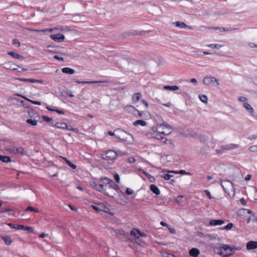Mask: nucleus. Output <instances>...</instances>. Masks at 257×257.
I'll return each instance as SVG.
<instances>
[{
  "mask_svg": "<svg viewBox=\"0 0 257 257\" xmlns=\"http://www.w3.org/2000/svg\"><path fill=\"white\" fill-rule=\"evenodd\" d=\"M111 183V179L104 178H101L97 183L94 182L92 185L96 190L103 193L105 195L114 198L116 193L110 191Z\"/></svg>",
  "mask_w": 257,
  "mask_h": 257,
  "instance_id": "f257e3e1",
  "label": "nucleus"
},
{
  "mask_svg": "<svg viewBox=\"0 0 257 257\" xmlns=\"http://www.w3.org/2000/svg\"><path fill=\"white\" fill-rule=\"evenodd\" d=\"M240 249L239 247H236L235 246L223 244L219 248V254L223 257H228L232 254L234 250Z\"/></svg>",
  "mask_w": 257,
  "mask_h": 257,
  "instance_id": "f03ea898",
  "label": "nucleus"
},
{
  "mask_svg": "<svg viewBox=\"0 0 257 257\" xmlns=\"http://www.w3.org/2000/svg\"><path fill=\"white\" fill-rule=\"evenodd\" d=\"M115 136L120 140L128 142H131L133 140V136L131 134L120 129L115 130Z\"/></svg>",
  "mask_w": 257,
  "mask_h": 257,
  "instance_id": "7ed1b4c3",
  "label": "nucleus"
},
{
  "mask_svg": "<svg viewBox=\"0 0 257 257\" xmlns=\"http://www.w3.org/2000/svg\"><path fill=\"white\" fill-rule=\"evenodd\" d=\"M203 84L207 86H217L219 85V80L213 76H207L203 78Z\"/></svg>",
  "mask_w": 257,
  "mask_h": 257,
  "instance_id": "20e7f679",
  "label": "nucleus"
},
{
  "mask_svg": "<svg viewBox=\"0 0 257 257\" xmlns=\"http://www.w3.org/2000/svg\"><path fill=\"white\" fill-rule=\"evenodd\" d=\"M221 186L224 189V191L228 194H229L230 191L234 192V186L228 180H221Z\"/></svg>",
  "mask_w": 257,
  "mask_h": 257,
  "instance_id": "39448f33",
  "label": "nucleus"
},
{
  "mask_svg": "<svg viewBox=\"0 0 257 257\" xmlns=\"http://www.w3.org/2000/svg\"><path fill=\"white\" fill-rule=\"evenodd\" d=\"M102 158L107 161H113L116 159V152L111 150H109L106 152Z\"/></svg>",
  "mask_w": 257,
  "mask_h": 257,
  "instance_id": "423d86ee",
  "label": "nucleus"
},
{
  "mask_svg": "<svg viewBox=\"0 0 257 257\" xmlns=\"http://www.w3.org/2000/svg\"><path fill=\"white\" fill-rule=\"evenodd\" d=\"M238 145L230 144L226 146H222L220 147V149L216 150V151L217 153L221 154L223 151L232 150L238 148Z\"/></svg>",
  "mask_w": 257,
  "mask_h": 257,
  "instance_id": "0eeeda50",
  "label": "nucleus"
},
{
  "mask_svg": "<svg viewBox=\"0 0 257 257\" xmlns=\"http://www.w3.org/2000/svg\"><path fill=\"white\" fill-rule=\"evenodd\" d=\"M8 225L12 228L21 229L23 230H28L29 232L31 233L33 232L34 231L33 228L30 226H25L23 225H17V226H16L15 225L12 223H9Z\"/></svg>",
  "mask_w": 257,
  "mask_h": 257,
  "instance_id": "6e6552de",
  "label": "nucleus"
},
{
  "mask_svg": "<svg viewBox=\"0 0 257 257\" xmlns=\"http://www.w3.org/2000/svg\"><path fill=\"white\" fill-rule=\"evenodd\" d=\"M51 39L53 40L55 42H61L63 41L65 39V36L62 34H51L50 36Z\"/></svg>",
  "mask_w": 257,
  "mask_h": 257,
  "instance_id": "1a4fd4ad",
  "label": "nucleus"
},
{
  "mask_svg": "<svg viewBox=\"0 0 257 257\" xmlns=\"http://www.w3.org/2000/svg\"><path fill=\"white\" fill-rule=\"evenodd\" d=\"M16 79L24 81V82H30L31 83H42L43 81L42 80L35 79H28L23 78H17Z\"/></svg>",
  "mask_w": 257,
  "mask_h": 257,
  "instance_id": "9d476101",
  "label": "nucleus"
},
{
  "mask_svg": "<svg viewBox=\"0 0 257 257\" xmlns=\"http://www.w3.org/2000/svg\"><path fill=\"white\" fill-rule=\"evenodd\" d=\"M183 135L186 137L190 136L194 138H198L200 136V135L196 132L189 131L185 132Z\"/></svg>",
  "mask_w": 257,
  "mask_h": 257,
  "instance_id": "9b49d317",
  "label": "nucleus"
},
{
  "mask_svg": "<svg viewBox=\"0 0 257 257\" xmlns=\"http://www.w3.org/2000/svg\"><path fill=\"white\" fill-rule=\"evenodd\" d=\"M246 248L248 250L257 248V241H249L246 243Z\"/></svg>",
  "mask_w": 257,
  "mask_h": 257,
  "instance_id": "f8f14e48",
  "label": "nucleus"
},
{
  "mask_svg": "<svg viewBox=\"0 0 257 257\" xmlns=\"http://www.w3.org/2000/svg\"><path fill=\"white\" fill-rule=\"evenodd\" d=\"M161 127H162L163 129L165 128L166 130L164 131L159 132V133L160 134H163V135H167L171 133V128L169 125H168L167 124H164L162 125H161Z\"/></svg>",
  "mask_w": 257,
  "mask_h": 257,
  "instance_id": "ddd939ff",
  "label": "nucleus"
},
{
  "mask_svg": "<svg viewBox=\"0 0 257 257\" xmlns=\"http://www.w3.org/2000/svg\"><path fill=\"white\" fill-rule=\"evenodd\" d=\"M224 223V221L221 219H212L209 222L211 226L221 225Z\"/></svg>",
  "mask_w": 257,
  "mask_h": 257,
  "instance_id": "4468645a",
  "label": "nucleus"
},
{
  "mask_svg": "<svg viewBox=\"0 0 257 257\" xmlns=\"http://www.w3.org/2000/svg\"><path fill=\"white\" fill-rule=\"evenodd\" d=\"M189 255L193 257H197L200 254V250L197 248H192L189 250Z\"/></svg>",
  "mask_w": 257,
  "mask_h": 257,
  "instance_id": "2eb2a0df",
  "label": "nucleus"
},
{
  "mask_svg": "<svg viewBox=\"0 0 257 257\" xmlns=\"http://www.w3.org/2000/svg\"><path fill=\"white\" fill-rule=\"evenodd\" d=\"M55 126L59 128L67 129L71 130V128H69L66 123L58 122L56 123Z\"/></svg>",
  "mask_w": 257,
  "mask_h": 257,
  "instance_id": "dca6fc26",
  "label": "nucleus"
},
{
  "mask_svg": "<svg viewBox=\"0 0 257 257\" xmlns=\"http://www.w3.org/2000/svg\"><path fill=\"white\" fill-rule=\"evenodd\" d=\"M118 190H119V186L111 180L110 191L112 193H115Z\"/></svg>",
  "mask_w": 257,
  "mask_h": 257,
  "instance_id": "f3484780",
  "label": "nucleus"
},
{
  "mask_svg": "<svg viewBox=\"0 0 257 257\" xmlns=\"http://www.w3.org/2000/svg\"><path fill=\"white\" fill-rule=\"evenodd\" d=\"M76 82L77 84H94L97 83H104L106 82V81H80L79 80L76 81Z\"/></svg>",
  "mask_w": 257,
  "mask_h": 257,
  "instance_id": "a211bd4d",
  "label": "nucleus"
},
{
  "mask_svg": "<svg viewBox=\"0 0 257 257\" xmlns=\"http://www.w3.org/2000/svg\"><path fill=\"white\" fill-rule=\"evenodd\" d=\"M243 106L246 109L247 111L249 112L251 114L253 113V109L251 105L246 102H244L243 103Z\"/></svg>",
  "mask_w": 257,
  "mask_h": 257,
  "instance_id": "6ab92c4d",
  "label": "nucleus"
},
{
  "mask_svg": "<svg viewBox=\"0 0 257 257\" xmlns=\"http://www.w3.org/2000/svg\"><path fill=\"white\" fill-rule=\"evenodd\" d=\"M62 72L66 74H72L74 73L75 70L70 68L65 67L62 69Z\"/></svg>",
  "mask_w": 257,
  "mask_h": 257,
  "instance_id": "aec40b11",
  "label": "nucleus"
},
{
  "mask_svg": "<svg viewBox=\"0 0 257 257\" xmlns=\"http://www.w3.org/2000/svg\"><path fill=\"white\" fill-rule=\"evenodd\" d=\"M92 207L98 212L100 211H106L104 209L106 208V207L103 204H99L97 206H92Z\"/></svg>",
  "mask_w": 257,
  "mask_h": 257,
  "instance_id": "412c9836",
  "label": "nucleus"
},
{
  "mask_svg": "<svg viewBox=\"0 0 257 257\" xmlns=\"http://www.w3.org/2000/svg\"><path fill=\"white\" fill-rule=\"evenodd\" d=\"M213 29L219 30L221 32H224V31H233L235 30H237V29H233L231 28H222V27H215V28H213Z\"/></svg>",
  "mask_w": 257,
  "mask_h": 257,
  "instance_id": "4be33fe9",
  "label": "nucleus"
},
{
  "mask_svg": "<svg viewBox=\"0 0 257 257\" xmlns=\"http://www.w3.org/2000/svg\"><path fill=\"white\" fill-rule=\"evenodd\" d=\"M150 189L156 195H159L160 193L159 188L155 185H151Z\"/></svg>",
  "mask_w": 257,
  "mask_h": 257,
  "instance_id": "5701e85b",
  "label": "nucleus"
},
{
  "mask_svg": "<svg viewBox=\"0 0 257 257\" xmlns=\"http://www.w3.org/2000/svg\"><path fill=\"white\" fill-rule=\"evenodd\" d=\"M163 178L166 180H171V181L172 182V184H173V183H175L176 181L173 175L166 174L164 175Z\"/></svg>",
  "mask_w": 257,
  "mask_h": 257,
  "instance_id": "b1692460",
  "label": "nucleus"
},
{
  "mask_svg": "<svg viewBox=\"0 0 257 257\" xmlns=\"http://www.w3.org/2000/svg\"><path fill=\"white\" fill-rule=\"evenodd\" d=\"M2 238L3 239L4 241H5V243L7 245H10L12 243V240L10 236L5 235Z\"/></svg>",
  "mask_w": 257,
  "mask_h": 257,
  "instance_id": "393cba45",
  "label": "nucleus"
},
{
  "mask_svg": "<svg viewBox=\"0 0 257 257\" xmlns=\"http://www.w3.org/2000/svg\"><path fill=\"white\" fill-rule=\"evenodd\" d=\"M199 98L203 103L205 104H207L208 103V98L206 95L204 94H200L199 95Z\"/></svg>",
  "mask_w": 257,
  "mask_h": 257,
  "instance_id": "a878e982",
  "label": "nucleus"
},
{
  "mask_svg": "<svg viewBox=\"0 0 257 257\" xmlns=\"http://www.w3.org/2000/svg\"><path fill=\"white\" fill-rule=\"evenodd\" d=\"M0 161L5 163H8L11 161L10 158L7 156H3L0 154Z\"/></svg>",
  "mask_w": 257,
  "mask_h": 257,
  "instance_id": "bb28decb",
  "label": "nucleus"
},
{
  "mask_svg": "<svg viewBox=\"0 0 257 257\" xmlns=\"http://www.w3.org/2000/svg\"><path fill=\"white\" fill-rule=\"evenodd\" d=\"M134 125L135 126H137L138 125H141L142 126H145L147 124V122L143 120H137L134 122Z\"/></svg>",
  "mask_w": 257,
  "mask_h": 257,
  "instance_id": "cd10ccee",
  "label": "nucleus"
},
{
  "mask_svg": "<svg viewBox=\"0 0 257 257\" xmlns=\"http://www.w3.org/2000/svg\"><path fill=\"white\" fill-rule=\"evenodd\" d=\"M206 46L211 48L219 49L221 48L222 46L219 44H210L207 45Z\"/></svg>",
  "mask_w": 257,
  "mask_h": 257,
  "instance_id": "c85d7f7f",
  "label": "nucleus"
},
{
  "mask_svg": "<svg viewBox=\"0 0 257 257\" xmlns=\"http://www.w3.org/2000/svg\"><path fill=\"white\" fill-rule=\"evenodd\" d=\"M140 233V231L136 228H134L131 232V235L137 237L138 238L139 237Z\"/></svg>",
  "mask_w": 257,
  "mask_h": 257,
  "instance_id": "c756f323",
  "label": "nucleus"
},
{
  "mask_svg": "<svg viewBox=\"0 0 257 257\" xmlns=\"http://www.w3.org/2000/svg\"><path fill=\"white\" fill-rule=\"evenodd\" d=\"M8 54L16 59H20L21 58H23V56H21L20 54L16 53L13 51L9 52Z\"/></svg>",
  "mask_w": 257,
  "mask_h": 257,
  "instance_id": "7c9ffc66",
  "label": "nucleus"
},
{
  "mask_svg": "<svg viewBox=\"0 0 257 257\" xmlns=\"http://www.w3.org/2000/svg\"><path fill=\"white\" fill-rule=\"evenodd\" d=\"M143 173L148 177L149 180L151 182H154L155 181V178L154 176H152L151 174H150L149 173H148L145 171H143Z\"/></svg>",
  "mask_w": 257,
  "mask_h": 257,
  "instance_id": "2f4dec72",
  "label": "nucleus"
},
{
  "mask_svg": "<svg viewBox=\"0 0 257 257\" xmlns=\"http://www.w3.org/2000/svg\"><path fill=\"white\" fill-rule=\"evenodd\" d=\"M178 27L181 28H188L189 29H192L191 27L186 25L184 23L178 21Z\"/></svg>",
  "mask_w": 257,
  "mask_h": 257,
  "instance_id": "473e14b6",
  "label": "nucleus"
},
{
  "mask_svg": "<svg viewBox=\"0 0 257 257\" xmlns=\"http://www.w3.org/2000/svg\"><path fill=\"white\" fill-rule=\"evenodd\" d=\"M26 122L33 126H35L37 124V121L32 118L27 119L26 120Z\"/></svg>",
  "mask_w": 257,
  "mask_h": 257,
  "instance_id": "72a5a7b5",
  "label": "nucleus"
},
{
  "mask_svg": "<svg viewBox=\"0 0 257 257\" xmlns=\"http://www.w3.org/2000/svg\"><path fill=\"white\" fill-rule=\"evenodd\" d=\"M141 97V94L140 93H136L133 96V100L135 101H138Z\"/></svg>",
  "mask_w": 257,
  "mask_h": 257,
  "instance_id": "f704fd0d",
  "label": "nucleus"
},
{
  "mask_svg": "<svg viewBox=\"0 0 257 257\" xmlns=\"http://www.w3.org/2000/svg\"><path fill=\"white\" fill-rule=\"evenodd\" d=\"M26 211H32V212H35L36 213L39 212V210L37 208H34L32 206H28L25 210Z\"/></svg>",
  "mask_w": 257,
  "mask_h": 257,
  "instance_id": "c9c22d12",
  "label": "nucleus"
},
{
  "mask_svg": "<svg viewBox=\"0 0 257 257\" xmlns=\"http://www.w3.org/2000/svg\"><path fill=\"white\" fill-rule=\"evenodd\" d=\"M17 154H20L21 155H24L26 154V151L22 147L17 148L16 150Z\"/></svg>",
  "mask_w": 257,
  "mask_h": 257,
  "instance_id": "e433bc0d",
  "label": "nucleus"
},
{
  "mask_svg": "<svg viewBox=\"0 0 257 257\" xmlns=\"http://www.w3.org/2000/svg\"><path fill=\"white\" fill-rule=\"evenodd\" d=\"M164 88L170 91L176 90H177V86H164Z\"/></svg>",
  "mask_w": 257,
  "mask_h": 257,
  "instance_id": "4c0bfd02",
  "label": "nucleus"
},
{
  "mask_svg": "<svg viewBox=\"0 0 257 257\" xmlns=\"http://www.w3.org/2000/svg\"><path fill=\"white\" fill-rule=\"evenodd\" d=\"M65 160H66V162L67 163V164L68 165V166L69 167H70L71 168H72L73 169H75L76 168V166L75 165H74V164H73L72 163H71L69 160H68L67 159H66Z\"/></svg>",
  "mask_w": 257,
  "mask_h": 257,
  "instance_id": "58836bf2",
  "label": "nucleus"
},
{
  "mask_svg": "<svg viewBox=\"0 0 257 257\" xmlns=\"http://www.w3.org/2000/svg\"><path fill=\"white\" fill-rule=\"evenodd\" d=\"M249 151L251 152H257V145L252 146L248 149Z\"/></svg>",
  "mask_w": 257,
  "mask_h": 257,
  "instance_id": "ea45409f",
  "label": "nucleus"
},
{
  "mask_svg": "<svg viewBox=\"0 0 257 257\" xmlns=\"http://www.w3.org/2000/svg\"><path fill=\"white\" fill-rule=\"evenodd\" d=\"M25 99L31 102L32 103H33L34 104H36V105H40L41 104V103L40 101L33 100H31V99H28L27 98H25Z\"/></svg>",
  "mask_w": 257,
  "mask_h": 257,
  "instance_id": "a19ab883",
  "label": "nucleus"
},
{
  "mask_svg": "<svg viewBox=\"0 0 257 257\" xmlns=\"http://www.w3.org/2000/svg\"><path fill=\"white\" fill-rule=\"evenodd\" d=\"M160 134H158L156 135V137L155 138L158 140H161V141H162L163 142H165L166 140V139L164 137H162L160 135Z\"/></svg>",
  "mask_w": 257,
  "mask_h": 257,
  "instance_id": "79ce46f5",
  "label": "nucleus"
},
{
  "mask_svg": "<svg viewBox=\"0 0 257 257\" xmlns=\"http://www.w3.org/2000/svg\"><path fill=\"white\" fill-rule=\"evenodd\" d=\"M233 225L232 223H228L227 225L224 226L222 229L225 230H229L232 228Z\"/></svg>",
  "mask_w": 257,
  "mask_h": 257,
  "instance_id": "37998d69",
  "label": "nucleus"
},
{
  "mask_svg": "<svg viewBox=\"0 0 257 257\" xmlns=\"http://www.w3.org/2000/svg\"><path fill=\"white\" fill-rule=\"evenodd\" d=\"M178 174H181V175H191V174L190 173L187 172H186L184 170H180V171H178Z\"/></svg>",
  "mask_w": 257,
  "mask_h": 257,
  "instance_id": "c03bdc74",
  "label": "nucleus"
},
{
  "mask_svg": "<svg viewBox=\"0 0 257 257\" xmlns=\"http://www.w3.org/2000/svg\"><path fill=\"white\" fill-rule=\"evenodd\" d=\"M116 157L117 156H125L127 155V153L126 152H123L121 151H118L116 152Z\"/></svg>",
  "mask_w": 257,
  "mask_h": 257,
  "instance_id": "a18cd8bd",
  "label": "nucleus"
},
{
  "mask_svg": "<svg viewBox=\"0 0 257 257\" xmlns=\"http://www.w3.org/2000/svg\"><path fill=\"white\" fill-rule=\"evenodd\" d=\"M134 192V191L129 188H127L125 191V193L128 195L133 194Z\"/></svg>",
  "mask_w": 257,
  "mask_h": 257,
  "instance_id": "49530a36",
  "label": "nucleus"
},
{
  "mask_svg": "<svg viewBox=\"0 0 257 257\" xmlns=\"http://www.w3.org/2000/svg\"><path fill=\"white\" fill-rule=\"evenodd\" d=\"M16 150H17V148H15L14 147L11 148H10L9 149V151L12 154H17Z\"/></svg>",
  "mask_w": 257,
  "mask_h": 257,
  "instance_id": "de8ad7c7",
  "label": "nucleus"
},
{
  "mask_svg": "<svg viewBox=\"0 0 257 257\" xmlns=\"http://www.w3.org/2000/svg\"><path fill=\"white\" fill-rule=\"evenodd\" d=\"M12 44L14 45H18V47L20 46V42L17 39H14L13 40Z\"/></svg>",
  "mask_w": 257,
  "mask_h": 257,
  "instance_id": "09e8293b",
  "label": "nucleus"
},
{
  "mask_svg": "<svg viewBox=\"0 0 257 257\" xmlns=\"http://www.w3.org/2000/svg\"><path fill=\"white\" fill-rule=\"evenodd\" d=\"M163 256L164 257H176V256L174 254H172V253H169L168 252H165L163 254Z\"/></svg>",
  "mask_w": 257,
  "mask_h": 257,
  "instance_id": "8fccbe9b",
  "label": "nucleus"
},
{
  "mask_svg": "<svg viewBox=\"0 0 257 257\" xmlns=\"http://www.w3.org/2000/svg\"><path fill=\"white\" fill-rule=\"evenodd\" d=\"M248 45L251 48H257V44L256 45L253 42H249Z\"/></svg>",
  "mask_w": 257,
  "mask_h": 257,
  "instance_id": "3c124183",
  "label": "nucleus"
},
{
  "mask_svg": "<svg viewBox=\"0 0 257 257\" xmlns=\"http://www.w3.org/2000/svg\"><path fill=\"white\" fill-rule=\"evenodd\" d=\"M43 119L47 122H50L52 120V118L49 117L48 116H43Z\"/></svg>",
  "mask_w": 257,
  "mask_h": 257,
  "instance_id": "603ef678",
  "label": "nucleus"
},
{
  "mask_svg": "<svg viewBox=\"0 0 257 257\" xmlns=\"http://www.w3.org/2000/svg\"><path fill=\"white\" fill-rule=\"evenodd\" d=\"M238 100L240 101L243 102V103L247 100L246 98L243 96H239L238 97Z\"/></svg>",
  "mask_w": 257,
  "mask_h": 257,
  "instance_id": "864d4df0",
  "label": "nucleus"
},
{
  "mask_svg": "<svg viewBox=\"0 0 257 257\" xmlns=\"http://www.w3.org/2000/svg\"><path fill=\"white\" fill-rule=\"evenodd\" d=\"M204 193L205 194V195L209 198V199H211L212 198V197H211V194L210 193V192L207 190H205L204 191Z\"/></svg>",
  "mask_w": 257,
  "mask_h": 257,
  "instance_id": "5fc2aeb1",
  "label": "nucleus"
},
{
  "mask_svg": "<svg viewBox=\"0 0 257 257\" xmlns=\"http://www.w3.org/2000/svg\"><path fill=\"white\" fill-rule=\"evenodd\" d=\"M114 178L117 183L119 182L120 178L119 175L117 174L114 175Z\"/></svg>",
  "mask_w": 257,
  "mask_h": 257,
  "instance_id": "6e6d98bb",
  "label": "nucleus"
},
{
  "mask_svg": "<svg viewBox=\"0 0 257 257\" xmlns=\"http://www.w3.org/2000/svg\"><path fill=\"white\" fill-rule=\"evenodd\" d=\"M127 161L130 163H133L136 161V159L134 157H130L128 158Z\"/></svg>",
  "mask_w": 257,
  "mask_h": 257,
  "instance_id": "4d7b16f0",
  "label": "nucleus"
},
{
  "mask_svg": "<svg viewBox=\"0 0 257 257\" xmlns=\"http://www.w3.org/2000/svg\"><path fill=\"white\" fill-rule=\"evenodd\" d=\"M54 58L55 59H56V60H58L59 61H64V59L63 57H59L57 55H55L54 56Z\"/></svg>",
  "mask_w": 257,
  "mask_h": 257,
  "instance_id": "13d9d810",
  "label": "nucleus"
},
{
  "mask_svg": "<svg viewBox=\"0 0 257 257\" xmlns=\"http://www.w3.org/2000/svg\"><path fill=\"white\" fill-rule=\"evenodd\" d=\"M168 228L169 229V230L170 231V232L172 233V234H175V229L171 227L169 225L168 226Z\"/></svg>",
  "mask_w": 257,
  "mask_h": 257,
  "instance_id": "bf43d9fd",
  "label": "nucleus"
},
{
  "mask_svg": "<svg viewBox=\"0 0 257 257\" xmlns=\"http://www.w3.org/2000/svg\"><path fill=\"white\" fill-rule=\"evenodd\" d=\"M190 82L194 83L195 85H197L198 83V82L197 80L195 78H192L190 79Z\"/></svg>",
  "mask_w": 257,
  "mask_h": 257,
  "instance_id": "052dcab7",
  "label": "nucleus"
},
{
  "mask_svg": "<svg viewBox=\"0 0 257 257\" xmlns=\"http://www.w3.org/2000/svg\"><path fill=\"white\" fill-rule=\"evenodd\" d=\"M251 178V175H250V174H248V175H247L245 176V177L244 179H245L246 181H249V180H250Z\"/></svg>",
  "mask_w": 257,
  "mask_h": 257,
  "instance_id": "680f3d73",
  "label": "nucleus"
},
{
  "mask_svg": "<svg viewBox=\"0 0 257 257\" xmlns=\"http://www.w3.org/2000/svg\"><path fill=\"white\" fill-rule=\"evenodd\" d=\"M47 52L48 53H54V54H57V53H58L59 52L57 51H55V50H46Z\"/></svg>",
  "mask_w": 257,
  "mask_h": 257,
  "instance_id": "e2e57ef3",
  "label": "nucleus"
},
{
  "mask_svg": "<svg viewBox=\"0 0 257 257\" xmlns=\"http://www.w3.org/2000/svg\"><path fill=\"white\" fill-rule=\"evenodd\" d=\"M69 207L70 208V209L73 211H77V208L73 205H69Z\"/></svg>",
  "mask_w": 257,
  "mask_h": 257,
  "instance_id": "0e129e2a",
  "label": "nucleus"
},
{
  "mask_svg": "<svg viewBox=\"0 0 257 257\" xmlns=\"http://www.w3.org/2000/svg\"><path fill=\"white\" fill-rule=\"evenodd\" d=\"M48 236V234H46V233H42L40 235V237L41 238H43V237H46V236Z\"/></svg>",
  "mask_w": 257,
  "mask_h": 257,
  "instance_id": "69168bd1",
  "label": "nucleus"
},
{
  "mask_svg": "<svg viewBox=\"0 0 257 257\" xmlns=\"http://www.w3.org/2000/svg\"><path fill=\"white\" fill-rule=\"evenodd\" d=\"M240 201L241 203L243 205H244L246 204V201L243 198H241L240 200Z\"/></svg>",
  "mask_w": 257,
  "mask_h": 257,
  "instance_id": "338daca9",
  "label": "nucleus"
},
{
  "mask_svg": "<svg viewBox=\"0 0 257 257\" xmlns=\"http://www.w3.org/2000/svg\"><path fill=\"white\" fill-rule=\"evenodd\" d=\"M140 236H141L142 237H147V234L144 232H141L140 233Z\"/></svg>",
  "mask_w": 257,
  "mask_h": 257,
  "instance_id": "774afa93",
  "label": "nucleus"
}]
</instances>
